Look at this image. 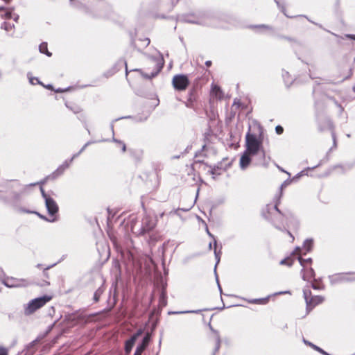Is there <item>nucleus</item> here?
Wrapping results in <instances>:
<instances>
[{
  "label": "nucleus",
  "mask_w": 355,
  "mask_h": 355,
  "mask_svg": "<svg viewBox=\"0 0 355 355\" xmlns=\"http://www.w3.org/2000/svg\"><path fill=\"white\" fill-rule=\"evenodd\" d=\"M246 139V149L245 152L251 154V155H256L260 154L261 160L257 162V165L266 166L265 158V151L262 148V142L254 134L248 132L245 137Z\"/></svg>",
  "instance_id": "nucleus-1"
},
{
  "label": "nucleus",
  "mask_w": 355,
  "mask_h": 355,
  "mask_svg": "<svg viewBox=\"0 0 355 355\" xmlns=\"http://www.w3.org/2000/svg\"><path fill=\"white\" fill-rule=\"evenodd\" d=\"M217 17L210 12L206 11H199L197 12H191L182 15L179 17V20L182 22L197 24L200 26H209L208 19H214Z\"/></svg>",
  "instance_id": "nucleus-2"
},
{
  "label": "nucleus",
  "mask_w": 355,
  "mask_h": 355,
  "mask_svg": "<svg viewBox=\"0 0 355 355\" xmlns=\"http://www.w3.org/2000/svg\"><path fill=\"white\" fill-rule=\"evenodd\" d=\"M52 299L50 295H44L31 300L24 306V314L26 315L33 313L39 309L44 306L47 302Z\"/></svg>",
  "instance_id": "nucleus-3"
},
{
  "label": "nucleus",
  "mask_w": 355,
  "mask_h": 355,
  "mask_svg": "<svg viewBox=\"0 0 355 355\" xmlns=\"http://www.w3.org/2000/svg\"><path fill=\"white\" fill-rule=\"evenodd\" d=\"M287 185V182L285 181L279 187V193L275 197V210L283 217H285L286 220L288 222L293 223V227H298V222L295 218L293 214L289 210L286 211L285 212L282 213L279 209L278 208L279 205L280 204L281 198L282 196V191L283 188Z\"/></svg>",
  "instance_id": "nucleus-4"
},
{
  "label": "nucleus",
  "mask_w": 355,
  "mask_h": 355,
  "mask_svg": "<svg viewBox=\"0 0 355 355\" xmlns=\"http://www.w3.org/2000/svg\"><path fill=\"white\" fill-rule=\"evenodd\" d=\"M191 74L178 73L172 78V85L173 89H187L191 83Z\"/></svg>",
  "instance_id": "nucleus-5"
},
{
  "label": "nucleus",
  "mask_w": 355,
  "mask_h": 355,
  "mask_svg": "<svg viewBox=\"0 0 355 355\" xmlns=\"http://www.w3.org/2000/svg\"><path fill=\"white\" fill-rule=\"evenodd\" d=\"M177 98L187 107H191L197 97L196 90H178Z\"/></svg>",
  "instance_id": "nucleus-6"
},
{
  "label": "nucleus",
  "mask_w": 355,
  "mask_h": 355,
  "mask_svg": "<svg viewBox=\"0 0 355 355\" xmlns=\"http://www.w3.org/2000/svg\"><path fill=\"white\" fill-rule=\"evenodd\" d=\"M164 65V60L162 56L161 58L155 64V69L153 70L150 73H144L140 69H134L130 70V71H136L141 74L142 77L145 79H151L158 75V73L162 70Z\"/></svg>",
  "instance_id": "nucleus-7"
},
{
  "label": "nucleus",
  "mask_w": 355,
  "mask_h": 355,
  "mask_svg": "<svg viewBox=\"0 0 355 355\" xmlns=\"http://www.w3.org/2000/svg\"><path fill=\"white\" fill-rule=\"evenodd\" d=\"M3 274V271L0 269V279L2 283L7 287L12 288V287H19V286H25L28 285V282L25 279H19L13 277H6L2 278L1 275Z\"/></svg>",
  "instance_id": "nucleus-8"
},
{
  "label": "nucleus",
  "mask_w": 355,
  "mask_h": 355,
  "mask_svg": "<svg viewBox=\"0 0 355 355\" xmlns=\"http://www.w3.org/2000/svg\"><path fill=\"white\" fill-rule=\"evenodd\" d=\"M156 226V222L148 216H145L141 221V227L140 234H144L153 230Z\"/></svg>",
  "instance_id": "nucleus-9"
},
{
  "label": "nucleus",
  "mask_w": 355,
  "mask_h": 355,
  "mask_svg": "<svg viewBox=\"0 0 355 355\" xmlns=\"http://www.w3.org/2000/svg\"><path fill=\"white\" fill-rule=\"evenodd\" d=\"M45 204L49 214L52 217V218L48 219L47 220L49 222H54L55 220V218H54L53 216L58 211V205L52 198H46Z\"/></svg>",
  "instance_id": "nucleus-10"
},
{
  "label": "nucleus",
  "mask_w": 355,
  "mask_h": 355,
  "mask_svg": "<svg viewBox=\"0 0 355 355\" xmlns=\"http://www.w3.org/2000/svg\"><path fill=\"white\" fill-rule=\"evenodd\" d=\"M87 144H86L77 153L73 155V157L68 161H65L56 171V173H58V175H60L63 173V171L67 168L70 164L72 162L73 159L78 157L86 148Z\"/></svg>",
  "instance_id": "nucleus-11"
},
{
  "label": "nucleus",
  "mask_w": 355,
  "mask_h": 355,
  "mask_svg": "<svg viewBox=\"0 0 355 355\" xmlns=\"http://www.w3.org/2000/svg\"><path fill=\"white\" fill-rule=\"evenodd\" d=\"M324 301V297L320 295L312 296L309 300H307V309H312L316 305L321 304Z\"/></svg>",
  "instance_id": "nucleus-12"
},
{
  "label": "nucleus",
  "mask_w": 355,
  "mask_h": 355,
  "mask_svg": "<svg viewBox=\"0 0 355 355\" xmlns=\"http://www.w3.org/2000/svg\"><path fill=\"white\" fill-rule=\"evenodd\" d=\"M149 341H150V335L146 334L144 336V338H143L142 343L137 347L134 355H141L144 350L148 346Z\"/></svg>",
  "instance_id": "nucleus-13"
},
{
  "label": "nucleus",
  "mask_w": 355,
  "mask_h": 355,
  "mask_svg": "<svg viewBox=\"0 0 355 355\" xmlns=\"http://www.w3.org/2000/svg\"><path fill=\"white\" fill-rule=\"evenodd\" d=\"M208 80V78L205 76L198 77L194 79L191 89H201Z\"/></svg>",
  "instance_id": "nucleus-14"
},
{
  "label": "nucleus",
  "mask_w": 355,
  "mask_h": 355,
  "mask_svg": "<svg viewBox=\"0 0 355 355\" xmlns=\"http://www.w3.org/2000/svg\"><path fill=\"white\" fill-rule=\"evenodd\" d=\"M251 156H252L251 154H250L245 151L241 155V157L240 158V162H239L240 167L241 169L244 170L249 166V164L251 162V158H250Z\"/></svg>",
  "instance_id": "nucleus-15"
},
{
  "label": "nucleus",
  "mask_w": 355,
  "mask_h": 355,
  "mask_svg": "<svg viewBox=\"0 0 355 355\" xmlns=\"http://www.w3.org/2000/svg\"><path fill=\"white\" fill-rule=\"evenodd\" d=\"M302 279L304 281H311L313 278H314L315 272L312 268H303L301 271Z\"/></svg>",
  "instance_id": "nucleus-16"
},
{
  "label": "nucleus",
  "mask_w": 355,
  "mask_h": 355,
  "mask_svg": "<svg viewBox=\"0 0 355 355\" xmlns=\"http://www.w3.org/2000/svg\"><path fill=\"white\" fill-rule=\"evenodd\" d=\"M251 30H257V33H261L263 30L272 31L273 27L267 24H250L246 26Z\"/></svg>",
  "instance_id": "nucleus-17"
},
{
  "label": "nucleus",
  "mask_w": 355,
  "mask_h": 355,
  "mask_svg": "<svg viewBox=\"0 0 355 355\" xmlns=\"http://www.w3.org/2000/svg\"><path fill=\"white\" fill-rule=\"evenodd\" d=\"M141 334V330H139L135 334H134L128 340L125 342V351L130 352L134 345L137 338Z\"/></svg>",
  "instance_id": "nucleus-18"
},
{
  "label": "nucleus",
  "mask_w": 355,
  "mask_h": 355,
  "mask_svg": "<svg viewBox=\"0 0 355 355\" xmlns=\"http://www.w3.org/2000/svg\"><path fill=\"white\" fill-rule=\"evenodd\" d=\"M355 279V272L341 273L338 275L340 282H352Z\"/></svg>",
  "instance_id": "nucleus-19"
},
{
  "label": "nucleus",
  "mask_w": 355,
  "mask_h": 355,
  "mask_svg": "<svg viewBox=\"0 0 355 355\" xmlns=\"http://www.w3.org/2000/svg\"><path fill=\"white\" fill-rule=\"evenodd\" d=\"M122 64H124L125 67V74H126V76H127L128 73V67H127V63H126L125 61H123V60H119L118 62H116L113 66V68L110 70V71H108L110 75H112L114 73H116L117 71H119L120 69V68L121 67Z\"/></svg>",
  "instance_id": "nucleus-20"
},
{
  "label": "nucleus",
  "mask_w": 355,
  "mask_h": 355,
  "mask_svg": "<svg viewBox=\"0 0 355 355\" xmlns=\"http://www.w3.org/2000/svg\"><path fill=\"white\" fill-rule=\"evenodd\" d=\"M211 330L214 334L215 349H214V354H215L216 352H218V350L220 347V338L219 333L217 331L213 329L211 327Z\"/></svg>",
  "instance_id": "nucleus-21"
},
{
  "label": "nucleus",
  "mask_w": 355,
  "mask_h": 355,
  "mask_svg": "<svg viewBox=\"0 0 355 355\" xmlns=\"http://www.w3.org/2000/svg\"><path fill=\"white\" fill-rule=\"evenodd\" d=\"M39 51L41 53L45 54L48 57L52 56V53L48 50V44L46 42H43L40 44Z\"/></svg>",
  "instance_id": "nucleus-22"
},
{
  "label": "nucleus",
  "mask_w": 355,
  "mask_h": 355,
  "mask_svg": "<svg viewBox=\"0 0 355 355\" xmlns=\"http://www.w3.org/2000/svg\"><path fill=\"white\" fill-rule=\"evenodd\" d=\"M282 78L284 79V81L285 83V85L287 87H290L292 84L293 80L291 77L289 73L285 70L282 71Z\"/></svg>",
  "instance_id": "nucleus-23"
},
{
  "label": "nucleus",
  "mask_w": 355,
  "mask_h": 355,
  "mask_svg": "<svg viewBox=\"0 0 355 355\" xmlns=\"http://www.w3.org/2000/svg\"><path fill=\"white\" fill-rule=\"evenodd\" d=\"M313 246V240L312 239H306L303 244L302 250H304V254L309 252Z\"/></svg>",
  "instance_id": "nucleus-24"
},
{
  "label": "nucleus",
  "mask_w": 355,
  "mask_h": 355,
  "mask_svg": "<svg viewBox=\"0 0 355 355\" xmlns=\"http://www.w3.org/2000/svg\"><path fill=\"white\" fill-rule=\"evenodd\" d=\"M207 234H209V236H211V238L214 239V254H215V257H216V266H215V268H216V265L219 263L220 261V252H218L217 250H216V239H214V236L209 232L208 229H207Z\"/></svg>",
  "instance_id": "nucleus-25"
},
{
  "label": "nucleus",
  "mask_w": 355,
  "mask_h": 355,
  "mask_svg": "<svg viewBox=\"0 0 355 355\" xmlns=\"http://www.w3.org/2000/svg\"><path fill=\"white\" fill-rule=\"evenodd\" d=\"M27 76H28L30 84H31L32 85L42 84V82L39 80V78L37 77L31 76V73H28Z\"/></svg>",
  "instance_id": "nucleus-26"
},
{
  "label": "nucleus",
  "mask_w": 355,
  "mask_h": 355,
  "mask_svg": "<svg viewBox=\"0 0 355 355\" xmlns=\"http://www.w3.org/2000/svg\"><path fill=\"white\" fill-rule=\"evenodd\" d=\"M219 18L221 20L229 22V23H231L236 20V18L234 16L230 15H227V14H223L220 17H219Z\"/></svg>",
  "instance_id": "nucleus-27"
},
{
  "label": "nucleus",
  "mask_w": 355,
  "mask_h": 355,
  "mask_svg": "<svg viewBox=\"0 0 355 355\" xmlns=\"http://www.w3.org/2000/svg\"><path fill=\"white\" fill-rule=\"evenodd\" d=\"M104 289L102 287L98 288L94 294V300L95 302H97L101 295L103 293Z\"/></svg>",
  "instance_id": "nucleus-28"
},
{
  "label": "nucleus",
  "mask_w": 355,
  "mask_h": 355,
  "mask_svg": "<svg viewBox=\"0 0 355 355\" xmlns=\"http://www.w3.org/2000/svg\"><path fill=\"white\" fill-rule=\"evenodd\" d=\"M14 28L15 25L13 24H10L6 21L3 22L1 25V28L4 29L6 31H10Z\"/></svg>",
  "instance_id": "nucleus-29"
},
{
  "label": "nucleus",
  "mask_w": 355,
  "mask_h": 355,
  "mask_svg": "<svg viewBox=\"0 0 355 355\" xmlns=\"http://www.w3.org/2000/svg\"><path fill=\"white\" fill-rule=\"evenodd\" d=\"M297 259L299 260L300 265L303 268H306L307 266V265L311 262V258L304 259H302L300 255H299L297 257Z\"/></svg>",
  "instance_id": "nucleus-30"
},
{
  "label": "nucleus",
  "mask_w": 355,
  "mask_h": 355,
  "mask_svg": "<svg viewBox=\"0 0 355 355\" xmlns=\"http://www.w3.org/2000/svg\"><path fill=\"white\" fill-rule=\"evenodd\" d=\"M210 96L213 98L220 99L222 98V90H211Z\"/></svg>",
  "instance_id": "nucleus-31"
},
{
  "label": "nucleus",
  "mask_w": 355,
  "mask_h": 355,
  "mask_svg": "<svg viewBox=\"0 0 355 355\" xmlns=\"http://www.w3.org/2000/svg\"><path fill=\"white\" fill-rule=\"evenodd\" d=\"M276 3L277 7L280 9L281 12L288 18H293V17L289 16L286 12V8L284 5L281 4V3L278 0H274Z\"/></svg>",
  "instance_id": "nucleus-32"
},
{
  "label": "nucleus",
  "mask_w": 355,
  "mask_h": 355,
  "mask_svg": "<svg viewBox=\"0 0 355 355\" xmlns=\"http://www.w3.org/2000/svg\"><path fill=\"white\" fill-rule=\"evenodd\" d=\"M276 3L277 7L280 9L281 12L288 18H293V17L289 16L286 12V8L284 5L281 4V3L278 0H274Z\"/></svg>",
  "instance_id": "nucleus-33"
},
{
  "label": "nucleus",
  "mask_w": 355,
  "mask_h": 355,
  "mask_svg": "<svg viewBox=\"0 0 355 355\" xmlns=\"http://www.w3.org/2000/svg\"><path fill=\"white\" fill-rule=\"evenodd\" d=\"M12 10H13V9L10 10V9L6 8V10L3 12V13L1 14V17L2 18H6V19L12 18Z\"/></svg>",
  "instance_id": "nucleus-34"
},
{
  "label": "nucleus",
  "mask_w": 355,
  "mask_h": 355,
  "mask_svg": "<svg viewBox=\"0 0 355 355\" xmlns=\"http://www.w3.org/2000/svg\"><path fill=\"white\" fill-rule=\"evenodd\" d=\"M220 168H219L218 167H217V168L213 167V168H210L209 173L212 175V178L214 179H215L216 176H218L220 174Z\"/></svg>",
  "instance_id": "nucleus-35"
},
{
  "label": "nucleus",
  "mask_w": 355,
  "mask_h": 355,
  "mask_svg": "<svg viewBox=\"0 0 355 355\" xmlns=\"http://www.w3.org/2000/svg\"><path fill=\"white\" fill-rule=\"evenodd\" d=\"M303 294H304V297L305 299L306 304L307 300H309V299L312 297L311 292L309 289H304Z\"/></svg>",
  "instance_id": "nucleus-36"
},
{
  "label": "nucleus",
  "mask_w": 355,
  "mask_h": 355,
  "mask_svg": "<svg viewBox=\"0 0 355 355\" xmlns=\"http://www.w3.org/2000/svg\"><path fill=\"white\" fill-rule=\"evenodd\" d=\"M280 264L291 266L293 264V260L291 258H286L280 261Z\"/></svg>",
  "instance_id": "nucleus-37"
},
{
  "label": "nucleus",
  "mask_w": 355,
  "mask_h": 355,
  "mask_svg": "<svg viewBox=\"0 0 355 355\" xmlns=\"http://www.w3.org/2000/svg\"><path fill=\"white\" fill-rule=\"evenodd\" d=\"M232 107H235L236 108H239L241 107H242V103L241 102V100L236 98L234 100V102H233V104H232Z\"/></svg>",
  "instance_id": "nucleus-38"
},
{
  "label": "nucleus",
  "mask_w": 355,
  "mask_h": 355,
  "mask_svg": "<svg viewBox=\"0 0 355 355\" xmlns=\"http://www.w3.org/2000/svg\"><path fill=\"white\" fill-rule=\"evenodd\" d=\"M285 40L290 42H293V43H295L297 44H300V42L294 38V37H289V36H286V37H285Z\"/></svg>",
  "instance_id": "nucleus-39"
},
{
  "label": "nucleus",
  "mask_w": 355,
  "mask_h": 355,
  "mask_svg": "<svg viewBox=\"0 0 355 355\" xmlns=\"http://www.w3.org/2000/svg\"><path fill=\"white\" fill-rule=\"evenodd\" d=\"M66 106L71 110L74 113H78L80 111V108L78 106L75 105L74 107H69L67 103H66Z\"/></svg>",
  "instance_id": "nucleus-40"
},
{
  "label": "nucleus",
  "mask_w": 355,
  "mask_h": 355,
  "mask_svg": "<svg viewBox=\"0 0 355 355\" xmlns=\"http://www.w3.org/2000/svg\"><path fill=\"white\" fill-rule=\"evenodd\" d=\"M313 347L316 349L318 352H319L320 353L322 354H324V355H328L327 353L326 352H324L322 349L320 348L319 347L316 346V345H313Z\"/></svg>",
  "instance_id": "nucleus-41"
},
{
  "label": "nucleus",
  "mask_w": 355,
  "mask_h": 355,
  "mask_svg": "<svg viewBox=\"0 0 355 355\" xmlns=\"http://www.w3.org/2000/svg\"><path fill=\"white\" fill-rule=\"evenodd\" d=\"M275 131H276L277 134L281 135L284 132V128L281 125H277L275 128Z\"/></svg>",
  "instance_id": "nucleus-42"
},
{
  "label": "nucleus",
  "mask_w": 355,
  "mask_h": 355,
  "mask_svg": "<svg viewBox=\"0 0 355 355\" xmlns=\"http://www.w3.org/2000/svg\"><path fill=\"white\" fill-rule=\"evenodd\" d=\"M198 311H180V312H169V314H178V313H198Z\"/></svg>",
  "instance_id": "nucleus-43"
},
{
  "label": "nucleus",
  "mask_w": 355,
  "mask_h": 355,
  "mask_svg": "<svg viewBox=\"0 0 355 355\" xmlns=\"http://www.w3.org/2000/svg\"><path fill=\"white\" fill-rule=\"evenodd\" d=\"M114 140L119 144L120 147H121L123 152H125V148H126L125 144L123 142H121L120 141H116L115 139H114Z\"/></svg>",
  "instance_id": "nucleus-44"
},
{
  "label": "nucleus",
  "mask_w": 355,
  "mask_h": 355,
  "mask_svg": "<svg viewBox=\"0 0 355 355\" xmlns=\"http://www.w3.org/2000/svg\"><path fill=\"white\" fill-rule=\"evenodd\" d=\"M210 89H221V87L220 85H218L217 83H215L214 81L211 83V87H210Z\"/></svg>",
  "instance_id": "nucleus-45"
},
{
  "label": "nucleus",
  "mask_w": 355,
  "mask_h": 355,
  "mask_svg": "<svg viewBox=\"0 0 355 355\" xmlns=\"http://www.w3.org/2000/svg\"><path fill=\"white\" fill-rule=\"evenodd\" d=\"M0 355H8V350L4 347H0Z\"/></svg>",
  "instance_id": "nucleus-46"
},
{
  "label": "nucleus",
  "mask_w": 355,
  "mask_h": 355,
  "mask_svg": "<svg viewBox=\"0 0 355 355\" xmlns=\"http://www.w3.org/2000/svg\"><path fill=\"white\" fill-rule=\"evenodd\" d=\"M40 190H41V193H42V197L44 198L45 200H46V198H50L49 196H48L46 194V193H45V191H44V189L42 187L40 188Z\"/></svg>",
  "instance_id": "nucleus-47"
},
{
  "label": "nucleus",
  "mask_w": 355,
  "mask_h": 355,
  "mask_svg": "<svg viewBox=\"0 0 355 355\" xmlns=\"http://www.w3.org/2000/svg\"><path fill=\"white\" fill-rule=\"evenodd\" d=\"M42 87H44L45 89H55L51 84H48L46 85H44L42 83L40 84Z\"/></svg>",
  "instance_id": "nucleus-48"
},
{
  "label": "nucleus",
  "mask_w": 355,
  "mask_h": 355,
  "mask_svg": "<svg viewBox=\"0 0 355 355\" xmlns=\"http://www.w3.org/2000/svg\"><path fill=\"white\" fill-rule=\"evenodd\" d=\"M346 37L355 41V34H347Z\"/></svg>",
  "instance_id": "nucleus-49"
},
{
  "label": "nucleus",
  "mask_w": 355,
  "mask_h": 355,
  "mask_svg": "<svg viewBox=\"0 0 355 355\" xmlns=\"http://www.w3.org/2000/svg\"><path fill=\"white\" fill-rule=\"evenodd\" d=\"M211 64L212 62L210 60H207L205 62V65L207 67H210L211 66Z\"/></svg>",
  "instance_id": "nucleus-50"
},
{
  "label": "nucleus",
  "mask_w": 355,
  "mask_h": 355,
  "mask_svg": "<svg viewBox=\"0 0 355 355\" xmlns=\"http://www.w3.org/2000/svg\"><path fill=\"white\" fill-rule=\"evenodd\" d=\"M40 285L41 286H47V285H49V282L47 281H44L42 283L40 284Z\"/></svg>",
  "instance_id": "nucleus-51"
},
{
  "label": "nucleus",
  "mask_w": 355,
  "mask_h": 355,
  "mask_svg": "<svg viewBox=\"0 0 355 355\" xmlns=\"http://www.w3.org/2000/svg\"><path fill=\"white\" fill-rule=\"evenodd\" d=\"M165 297H166L165 294L164 292H162L161 294V296H160V300H162L163 302L165 301Z\"/></svg>",
  "instance_id": "nucleus-52"
},
{
  "label": "nucleus",
  "mask_w": 355,
  "mask_h": 355,
  "mask_svg": "<svg viewBox=\"0 0 355 355\" xmlns=\"http://www.w3.org/2000/svg\"><path fill=\"white\" fill-rule=\"evenodd\" d=\"M12 18L15 21L17 22L19 19V16L18 15H15V16L12 17Z\"/></svg>",
  "instance_id": "nucleus-53"
},
{
  "label": "nucleus",
  "mask_w": 355,
  "mask_h": 355,
  "mask_svg": "<svg viewBox=\"0 0 355 355\" xmlns=\"http://www.w3.org/2000/svg\"><path fill=\"white\" fill-rule=\"evenodd\" d=\"M301 250L300 248L299 247H297L295 250V251L293 252V254H299L300 253V251Z\"/></svg>",
  "instance_id": "nucleus-54"
},
{
  "label": "nucleus",
  "mask_w": 355,
  "mask_h": 355,
  "mask_svg": "<svg viewBox=\"0 0 355 355\" xmlns=\"http://www.w3.org/2000/svg\"><path fill=\"white\" fill-rule=\"evenodd\" d=\"M148 116V115H146L144 118H143V119H141V118L137 119V121H144L147 119Z\"/></svg>",
  "instance_id": "nucleus-55"
},
{
  "label": "nucleus",
  "mask_w": 355,
  "mask_h": 355,
  "mask_svg": "<svg viewBox=\"0 0 355 355\" xmlns=\"http://www.w3.org/2000/svg\"><path fill=\"white\" fill-rule=\"evenodd\" d=\"M286 232L288 233V234L290 236V237L291 238V241H293L294 240V236H293V234L288 231V230H286Z\"/></svg>",
  "instance_id": "nucleus-56"
},
{
  "label": "nucleus",
  "mask_w": 355,
  "mask_h": 355,
  "mask_svg": "<svg viewBox=\"0 0 355 355\" xmlns=\"http://www.w3.org/2000/svg\"><path fill=\"white\" fill-rule=\"evenodd\" d=\"M57 89H62L61 87H58ZM63 89H74V87L71 85H69V86H67L66 87H64Z\"/></svg>",
  "instance_id": "nucleus-57"
},
{
  "label": "nucleus",
  "mask_w": 355,
  "mask_h": 355,
  "mask_svg": "<svg viewBox=\"0 0 355 355\" xmlns=\"http://www.w3.org/2000/svg\"><path fill=\"white\" fill-rule=\"evenodd\" d=\"M277 37L280 39H284L285 40V37H286V35H278Z\"/></svg>",
  "instance_id": "nucleus-58"
},
{
  "label": "nucleus",
  "mask_w": 355,
  "mask_h": 355,
  "mask_svg": "<svg viewBox=\"0 0 355 355\" xmlns=\"http://www.w3.org/2000/svg\"><path fill=\"white\" fill-rule=\"evenodd\" d=\"M311 287L313 288V289H318V287L317 286H315L314 284H311Z\"/></svg>",
  "instance_id": "nucleus-59"
},
{
  "label": "nucleus",
  "mask_w": 355,
  "mask_h": 355,
  "mask_svg": "<svg viewBox=\"0 0 355 355\" xmlns=\"http://www.w3.org/2000/svg\"><path fill=\"white\" fill-rule=\"evenodd\" d=\"M87 86H92V85H81L80 87L83 89V88L86 87Z\"/></svg>",
  "instance_id": "nucleus-60"
},
{
  "label": "nucleus",
  "mask_w": 355,
  "mask_h": 355,
  "mask_svg": "<svg viewBox=\"0 0 355 355\" xmlns=\"http://www.w3.org/2000/svg\"><path fill=\"white\" fill-rule=\"evenodd\" d=\"M55 92H66L67 90H58V89H56V90H54Z\"/></svg>",
  "instance_id": "nucleus-61"
},
{
  "label": "nucleus",
  "mask_w": 355,
  "mask_h": 355,
  "mask_svg": "<svg viewBox=\"0 0 355 355\" xmlns=\"http://www.w3.org/2000/svg\"><path fill=\"white\" fill-rule=\"evenodd\" d=\"M145 40H146L148 42H147V44H149L150 43V39L149 38H146Z\"/></svg>",
  "instance_id": "nucleus-62"
},
{
  "label": "nucleus",
  "mask_w": 355,
  "mask_h": 355,
  "mask_svg": "<svg viewBox=\"0 0 355 355\" xmlns=\"http://www.w3.org/2000/svg\"><path fill=\"white\" fill-rule=\"evenodd\" d=\"M259 300H253L252 301V302L256 303V302H258V301H259Z\"/></svg>",
  "instance_id": "nucleus-63"
},
{
  "label": "nucleus",
  "mask_w": 355,
  "mask_h": 355,
  "mask_svg": "<svg viewBox=\"0 0 355 355\" xmlns=\"http://www.w3.org/2000/svg\"><path fill=\"white\" fill-rule=\"evenodd\" d=\"M54 266V264H53V265H52V266H50L46 267V268H45V270H46L49 269L50 268H51V267H52V266Z\"/></svg>",
  "instance_id": "nucleus-64"
}]
</instances>
